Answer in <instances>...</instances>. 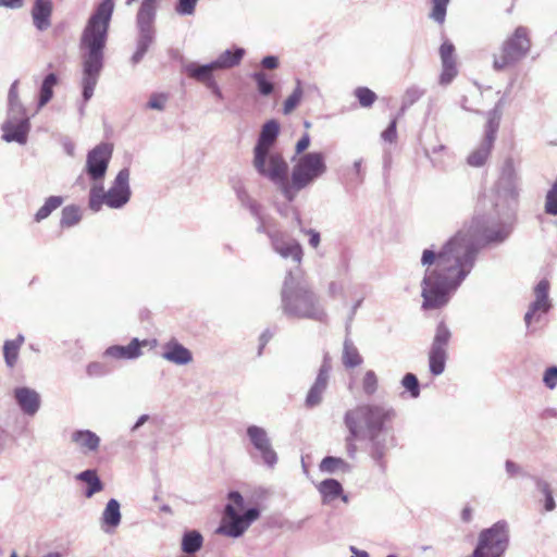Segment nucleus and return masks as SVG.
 I'll use <instances>...</instances> for the list:
<instances>
[{"label":"nucleus","mask_w":557,"mask_h":557,"mask_svg":"<svg viewBox=\"0 0 557 557\" xmlns=\"http://www.w3.org/2000/svg\"><path fill=\"white\" fill-rule=\"evenodd\" d=\"M510 230L509 225H500L495 215H475L441 249H435L434 245L423 249L420 259L424 270L422 308L438 309L447 305L472 271L480 246L505 240Z\"/></svg>","instance_id":"nucleus-1"},{"label":"nucleus","mask_w":557,"mask_h":557,"mask_svg":"<svg viewBox=\"0 0 557 557\" xmlns=\"http://www.w3.org/2000/svg\"><path fill=\"white\" fill-rule=\"evenodd\" d=\"M113 9V0H103L88 18L79 38L81 86L85 102L94 96L104 66V50Z\"/></svg>","instance_id":"nucleus-2"},{"label":"nucleus","mask_w":557,"mask_h":557,"mask_svg":"<svg viewBox=\"0 0 557 557\" xmlns=\"http://www.w3.org/2000/svg\"><path fill=\"white\" fill-rule=\"evenodd\" d=\"M282 310L289 318L326 322L327 313L299 271L288 272L282 289Z\"/></svg>","instance_id":"nucleus-3"},{"label":"nucleus","mask_w":557,"mask_h":557,"mask_svg":"<svg viewBox=\"0 0 557 557\" xmlns=\"http://www.w3.org/2000/svg\"><path fill=\"white\" fill-rule=\"evenodd\" d=\"M234 189L240 203L248 208L258 221L257 232L268 234L274 251L282 258H292L293 261L299 264L302 258V249L299 243L289 238L285 233L272 228L270 220L262 213L261 206L249 196L242 184H237Z\"/></svg>","instance_id":"nucleus-4"},{"label":"nucleus","mask_w":557,"mask_h":557,"mask_svg":"<svg viewBox=\"0 0 557 557\" xmlns=\"http://www.w3.org/2000/svg\"><path fill=\"white\" fill-rule=\"evenodd\" d=\"M392 408L380 405H360L345 413L344 422L352 437H368L375 441L384 423L392 420Z\"/></svg>","instance_id":"nucleus-5"},{"label":"nucleus","mask_w":557,"mask_h":557,"mask_svg":"<svg viewBox=\"0 0 557 557\" xmlns=\"http://www.w3.org/2000/svg\"><path fill=\"white\" fill-rule=\"evenodd\" d=\"M327 171L325 156L321 152H307L293 160L290 180L284 187V197L292 201L296 195L313 185Z\"/></svg>","instance_id":"nucleus-6"},{"label":"nucleus","mask_w":557,"mask_h":557,"mask_svg":"<svg viewBox=\"0 0 557 557\" xmlns=\"http://www.w3.org/2000/svg\"><path fill=\"white\" fill-rule=\"evenodd\" d=\"M253 166L284 195L288 164L274 146V141H258L253 149Z\"/></svg>","instance_id":"nucleus-7"},{"label":"nucleus","mask_w":557,"mask_h":557,"mask_svg":"<svg viewBox=\"0 0 557 557\" xmlns=\"http://www.w3.org/2000/svg\"><path fill=\"white\" fill-rule=\"evenodd\" d=\"M228 504L225 506L224 513L219 528L218 534L227 537H240L249 527L259 519L260 510L256 507L247 509L244 513L239 510L244 508V497L238 492H230L227 495Z\"/></svg>","instance_id":"nucleus-8"},{"label":"nucleus","mask_w":557,"mask_h":557,"mask_svg":"<svg viewBox=\"0 0 557 557\" xmlns=\"http://www.w3.org/2000/svg\"><path fill=\"white\" fill-rule=\"evenodd\" d=\"M129 170L122 169L110 188L104 191L102 182L94 183L89 190V208L94 212H98L102 205L111 209L123 208L131 199Z\"/></svg>","instance_id":"nucleus-9"},{"label":"nucleus","mask_w":557,"mask_h":557,"mask_svg":"<svg viewBox=\"0 0 557 557\" xmlns=\"http://www.w3.org/2000/svg\"><path fill=\"white\" fill-rule=\"evenodd\" d=\"M530 47L528 29L523 26L517 27L513 34L503 42L499 52L493 55V69L503 71L515 65L527 57Z\"/></svg>","instance_id":"nucleus-10"},{"label":"nucleus","mask_w":557,"mask_h":557,"mask_svg":"<svg viewBox=\"0 0 557 557\" xmlns=\"http://www.w3.org/2000/svg\"><path fill=\"white\" fill-rule=\"evenodd\" d=\"M17 87L18 81L16 79L9 89V112L8 119L2 126L3 134L1 139H26L30 128L28 117L20 100Z\"/></svg>","instance_id":"nucleus-11"},{"label":"nucleus","mask_w":557,"mask_h":557,"mask_svg":"<svg viewBox=\"0 0 557 557\" xmlns=\"http://www.w3.org/2000/svg\"><path fill=\"white\" fill-rule=\"evenodd\" d=\"M509 534L506 521H497L479 535V543L470 557H499L508 547Z\"/></svg>","instance_id":"nucleus-12"},{"label":"nucleus","mask_w":557,"mask_h":557,"mask_svg":"<svg viewBox=\"0 0 557 557\" xmlns=\"http://www.w3.org/2000/svg\"><path fill=\"white\" fill-rule=\"evenodd\" d=\"M495 202V214L508 216L517 207L519 198V184L517 177L512 173L503 175L498 183Z\"/></svg>","instance_id":"nucleus-13"},{"label":"nucleus","mask_w":557,"mask_h":557,"mask_svg":"<svg viewBox=\"0 0 557 557\" xmlns=\"http://www.w3.org/2000/svg\"><path fill=\"white\" fill-rule=\"evenodd\" d=\"M112 151L113 146L111 144L101 143L88 152L85 171L94 183L102 182Z\"/></svg>","instance_id":"nucleus-14"},{"label":"nucleus","mask_w":557,"mask_h":557,"mask_svg":"<svg viewBox=\"0 0 557 557\" xmlns=\"http://www.w3.org/2000/svg\"><path fill=\"white\" fill-rule=\"evenodd\" d=\"M246 433L255 449L260 454L263 463L271 469L274 468L278 458L265 429L249 425Z\"/></svg>","instance_id":"nucleus-15"},{"label":"nucleus","mask_w":557,"mask_h":557,"mask_svg":"<svg viewBox=\"0 0 557 557\" xmlns=\"http://www.w3.org/2000/svg\"><path fill=\"white\" fill-rule=\"evenodd\" d=\"M549 283L547 280H541L534 287L535 299L530 305L524 315L525 324L529 326L533 321H537L542 314H545L550 308L548 297Z\"/></svg>","instance_id":"nucleus-16"},{"label":"nucleus","mask_w":557,"mask_h":557,"mask_svg":"<svg viewBox=\"0 0 557 557\" xmlns=\"http://www.w3.org/2000/svg\"><path fill=\"white\" fill-rule=\"evenodd\" d=\"M331 369H332L331 360L327 356H325L323 359V362L320 367L317 379L307 394V397H306V406L307 407L313 408L321 404V401L323 399V394L327 388Z\"/></svg>","instance_id":"nucleus-17"},{"label":"nucleus","mask_w":557,"mask_h":557,"mask_svg":"<svg viewBox=\"0 0 557 557\" xmlns=\"http://www.w3.org/2000/svg\"><path fill=\"white\" fill-rule=\"evenodd\" d=\"M455 47L449 41H444L440 48L442 61V72L440 75V84L442 86L449 85L458 74L456 59L454 55Z\"/></svg>","instance_id":"nucleus-18"},{"label":"nucleus","mask_w":557,"mask_h":557,"mask_svg":"<svg viewBox=\"0 0 557 557\" xmlns=\"http://www.w3.org/2000/svg\"><path fill=\"white\" fill-rule=\"evenodd\" d=\"M161 357L176 366H186L193 361L191 351L176 338H171L162 345Z\"/></svg>","instance_id":"nucleus-19"},{"label":"nucleus","mask_w":557,"mask_h":557,"mask_svg":"<svg viewBox=\"0 0 557 557\" xmlns=\"http://www.w3.org/2000/svg\"><path fill=\"white\" fill-rule=\"evenodd\" d=\"M71 443L83 455H90L99 449L101 440L90 430H75L71 433Z\"/></svg>","instance_id":"nucleus-20"},{"label":"nucleus","mask_w":557,"mask_h":557,"mask_svg":"<svg viewBox=\"0 0 557 557\" xmlns=\"http://www.w3.org/2000/svg\"><path fill=\"white\" fill-rule=\"evenodd\" d=\"M122 521L121 505L115 498H111L100 517V529L106 534H113Z\"/></svg>","instance_id":"nucleus-21"},{"label":"nucleus","mask_w":557,"mask_h":557,"mask_svg":"<svg viewBox=\"0 0 557 557\" xmlns=\"http://www.w3.org/2000/svg\"><path fill=\"white\" fill-rule=\"evenodd\" d=\"M14 398L25 414L34 416L39 410L40 396L35 389L17 387L14 389Z\"/></svg>","instance_id":"nucleus-22"},{"label":"nucleus","mask_w":557,"mask_h":557,"mask_svg":"<svg viewBox=\"0 0 557 557\" xmlns=\"http://www.w3.org/2000/svg\"><path fill=\"white\" fill-rule=\"evenodd\" d=\"M149 344L148 341H138L137 338H134L128 345L126 346H111L106 349L104 356L114 358V359H136L141 356L140 348L143 346H147Z\"/></svg>","instance_id":"nucleus-23"},{"label":"nucleus","mask_w":557,"mask_h":557,"mask_svg":"<svg viewBox=\"0 0 557 557\" xmlns=\"http://www.w3.org/2000/svg\"><path fill=\"white\" fill-rule=\"evenodd\" d=\"M52 2L51 0H35L32 9V17L38 30H46L51 25Z\"/></svg>","instance_id":"nucleus-24"},{"label":"nucleus","mask_w":557,"mask_h":557,"mask_svg":"<svg viewBox=\"0 0 557 557\" xmlns=\"http://www.w3.org/2000/svg\"><path fill=\"white\" fill-rule=\"evenodd\" d=\"M214 71H216V69L213 66L212 62L203 65L190 63L186 66V72L190 77L207 84L208 87L213 88L215 94L220 96V89L215 82L212 79V73Z\"/></svg>","instance_id":"nucleus-25"},{"label":"nucleus","mask_w":557,"mask_h":557,"mask_svg":"<svg viewBox=\"0 0 557 557\" xmlns=\"http://www.w3.org/2000/svg\"><path fill=\"white\" fill-rule=\"evenodd\" d=\"M139 36L137 39V48L132 57V62L137 64L140 62L154 40V28L152 25H137Z\"/></svg>","instance_id":"nucleus-26"},{"label":"nucleus","mask_w":557,"mask_h":557,"mask_svg":"<svg viewBox=\"0 0 557 557\" xmlns=\"http://www.w3.org/2000/svg\"><path fill=\"white\" fill-rule=\"evenodd\" d=\"M244 54L245 50L243 48L225 50L212 63L216 71L232 69L240 63Z\"/></svg>","instance_id":"nucleus-27"},{"label":"nucleus","mask_w":557,"mask_h":557,"mask_svg":"<svg viewBox=\"0 0 557 557\" xmlns=\"http://www.w3.org/2000/svg\"><path fill=\"white\" fill-rule=\"evenodd\" d=\"M25 342V337L18 334L14 339H8L3 344V357L8 368L12 369L15 367L20 349Z\"/></svg>","instance_id":"nucleus-28"},{"label":"nucleus","mask_w":557,"mask_h":557,"mask_svg":"<svg viewBox=\"0 0 557 557\" xmlns=\"http://www.w3.org/2000/svg\"><path fill=\"white\" fill-rule=\"evenodd\" d=\"M76 480L86 483L87 488L84 492L86 498H91L96 493L103 490V483L99 479L96 470H85L76 475Z\"/></svg>","instance_id":"nucleus-29"},{"label":"nucleus","mask_w":557,"mask_h":557,"mask_svg":"<svg viewBox=\"0 0 557 557\" xmlns=\"http://www.w3.org/2000/svg\"><path fill=\"white\" fill-rule=\"evenodd\" d=\"M59 78L57 74L49 73L45 76L39 87L38 109L44 108L53 97V88L58 85Z\"/></svg>","instance_id":"nucleus-30"},{"label":"nucleus","mask_w":557,"mask_h":557,"mask_svg":"<svg viewBox=\"0 0 557 557\" xmlns=\"http://www.w3.org/2000/svg\"><path fill=\"white\" fill-rule=\"evenodd\" d=\"M318 490L320 494L322 495V499L324 504L331 503L335 500L337 497H339L343 494V487L341 483L337 480L334 479H326L322 481Z\"/></svg>","instance_id":"nucleus-31"},{"label":"nucleus","mask_w":557,"mask_h":557,"mask_svg":"<svg viewBox=\"0 0 557 557\" xmlns=\"http://www.w3.org/2000/svg\"><path fill=\"white\" fill-rule=\"evenodd\" d=\"M493 141H481V144L473 149L467 158V162L471 166H482L488 159L493 150Z\"/></svg>","instance_id":"nucleus-32"},{"label":"nucleus","mask_w":557,"mask_h":557,"mask_svg":"<svg viewBox=\"0 0 557 557\" xmlns=\"http://www.w3.org/2000/svg\"><path fill=\"white\" fill-rule=\"evenodd\" d=\"M203 544V537L198 531H187L182 537V550L186 555H193L198 552Z\"/></svg>","instance_id":"nucleus-33"},{"label":"nucleus","mask_w":557,"mask_h":557,"mask_svg":"<svg viewBox=\"0 0 557 557\" xmlns=\"http://www.w3.org/2000/svg\"><path fill=\"white\" fill-rule=\"evenodd\" d=\"M342 359L346 368H355L362 363V357L360 356L357 347L348 338L344 342Z\"/></svg>","instance_id":"nucleus-34"},{"label":"nucleus","mask_w":557,"mask_h":557,"mask_svg":"<svg viewBox=\"0 0 557 557\" xmlns=\"http://www.w3.org/2000/svg\"><path fill=\"white\" fill-rule=\"evenodd\" d=\"M447 350L431 348L429 352V367L433 375H440L445 370Z\"/></svg>","instance_id":"nucleus-35"},{"label":"nucleus","mask_w":557,"mask_h":557,"mask_svg":"<svg viewBox=\"0 0 557 557\" xmlns=\"http://www.w3.org/2000/svg\"><path fill=\"white\" fill-rule=\"evenodd\" d=\"M351 469L350 465L342 458L337 457H325L320 462V471L325 473H335L337 471L349 472Z\"/></svg>","instance_id":"nucleus-36"},{"label":"nucleus","mask_w":557,"mask_h":557,"mask_svg":"<svg viewBox=\"0 0 557 557\" xmlns=\"http://www.w3.org/2000/svg\"><path fill=\"white\" fill-rule=\"evenodd\" d=\"M63 203V198L60 196H50L44 203L42 207L38 209L35 214V220L40 222L48 218L52 211L58 209Z\"/></svg>","instance_id":"nucleus-37"},{"label":"nucleus","mask_w":557,"mask_h":557,"mask_svg":"<svg viewBox=\"0 0 557 557\" xmlns=\"http://www.w3.org/2000/svg\"><path fill=\"white\" fill-rule=\"evenodd\" d=\"M500 116L502 112L498 107L488 112L484 139L492 140L495 138L499 127Z\"/></svg>","instance_id":"nucleus-38"},{"label":"nucleus","mask_w":557,"mask_h":557,"mask_svg":"<svg viewBox=\"0 0 557 557\" xmlns=\"http://www.w3.org/2000/svg\"><path fill=\"white\" fill-rule=\"evenodd\" d=\"M544 211L548 215L557 216V177L550 188L546 191Z\"/></svg>","instance_id":"nucleus-39"},{"label":"nucleus","mask_w":557,"mask_h":557,"mask_svg":"<svg viewBox=\"0 0 557 557\" xmlns=\"http://www.w3.org/2000/svg\"><path fill=\"white\" fill-rule=\"evenodd\" d=\"M449 339H450V331L442 322L437 325L436 333H435L431 348L447 350Z\"/></svg>","instance_id":"nucleus-40"},{"label":"nucleus","mask_w":557,"mask_h":557,"mask_svg":"<svg viewBox=\"0 0 557 557\" xmlns=\"http://www.w3.org/2000/svg\"><path fill=\"white\" fill-rule=\"evenodd\" d=\"M156 4L141 2L137 14V25H152L156 15Z\"/></svg>","instance_id":"nucleus-41"},{"label":"nucleus","mask_w":557,"mask_h":557,"mask_svg":"<svg viewBox=\"0 0 557 557\" xmlns=\"http://www.w3.org/2000/svg\"><path fill=\"white\" fill-rule=\"evenodd\" d=\"M81 218L79 208L67 206L62 210L61 225L66 227L73 226L79 222Z\"/></svg>","instance_id":"nucleus-42"},{"label":"nucleus","mask_w":557,"mask_h":557,"mask_svg":"<svg viewBox=\"0 0 557 557\" xmlns=\"http://www.w3.org/2000/svg\"><path fill=\"white\" fill-rule=\"evenodd\" d=\"M355 97L363 108H370L376 100L377 96L368 87H358L354 91Z\"/></svg>","instance_id":"nucleus-43"},{"label":"nucleus","mask_w":557,"mask_h":557,"mask_svg":"<svg viewBox=\"0 0 557 557\" xmlns=\"http://www.w3.org/2000/svg\"><path fill=\"white\" fill-rule=\"evenodd\" d=\"M449 0H432L430 17L438 24H443L446 17V10Z\"/></svg>","instance_id":"nucleus-44"},{"label":"nucleus","mask_w":557,"mask_h":557,"mask_svg":"<svg viewBox=\"0 0 557 557\" xmlns=\"http://www.w3.org/2000/svg\"><path fill=\"white\" fill-rule=\"evenodd\" d=\"M432 145L424 147L426 157L434 163L440 164L442 162V153L445 150V146L440 141H430Z\"/></svg>","instance_id":"nucleus-45"},{"label":"nucleus","mask_w":557,"mask_h":557,"mask_svg":"<svg viewBox=\"0 0 557 557\" xmlns=\"http://www.w3.org/2000/svg\"><path fill=\"white\" fill-rule=\"evenodd\" d=\"M377 376L374 371L368 370L362 380V389L367 395H373L377 391Z\"/></svg>","instance_id":"nucleus-46"},{"label":"nucleus","mask_w":557,"mask_h":557,"mask_svg":"<svg viewBox=\"0 0 557 557\" xmlns=\"http://www.w3.org/2000/svg\"><path fill=\"white\" fill-rule=\"evenodd\" d=\"M403 387L410 393L412 398L420 395L419 382L414 374L407 373L401 380Z\"/></svg>","instance_id":"nucleus-47"},{"label":"nucleus","mask_w":557,"mask_h":557,"mask_svg":"<svg viewBox=\"0 0 557 557\" xmlns=\"http://www.w3.org/2000/svg\"><path fill=\"white\" fill-rule=\"evenodd\" d=\"M424 95V90L418 86H410L403 97V106L409 107L417 102Z\"/></svg>","instance_id":"nucleus-48"},{"label":"nucleus","mask_w":557,"mask_h":557,"mask_svg":"<svg viewBox=\"0 0 557 557\" xmlns=\"http://www.w3.org/2000/svg\"><path fill=\"white\" fill-rule=\"evenodd\" d=\"M302 97V89L300 85L295 88L293 94L284 102L283 112L289 114L300 102Z\"/></svg>","instance_id":"nucleus-49"},{"label":"nucleus","mask_w":557,"mask_h":557,"mask_svg":"<svg viewBox=\"0 0 557 557\" xmlns=\"http://www.w3.org/2000/svg\"><path fill=\"white\" fill-rule=\"evenodd\" d=\"M252 78L256 81L261 95L269 96L273 91V84L267 79L263 72L253 73Z\"/></svg>","instance_id":"nucleus-50"},{"label":"nucleus","mask_w":557,"mask_h":557,"mask_svg":"<svg viewBox=\"0 0 557 557\" xmlns=\"http://www.w3.org/2000/svg\"><path fill=\"white\" fill-rule=\"evenodd\" d=\"M278 133V123L274 120H270L263 125L259 139H276Z\"/></svg>","instance_id":"nucleus-51"},{"label":"nucleus","mask_w":557,"mask_h":557,"mask_svg":"<svg viewBox=\"0 0 557 557\" xmlns=\"http://www.w3.org/2000/svg\"><path fill=\"white\" fill-rule=\"evenodd\" d=\"M198 1L199 0H177L175 11L182 16L193 15Z\"/></svg>","instance_id":"nucleus-52"},{"label":"nucleus","mask_w":557,"mask_h":557,"mask_svg":"<svg viewBox=\"0 0 557 557\" xmlns=\"http://www.w3.org/2000/svg\"><path fill=\"white\" fill-rule=\"evenodd\" d=\"M362 160H356L354 162V165L348 170L347 177L352 183H360L363 177L362 173Z\"/></svg>","instance_id":"nucleus-53"},{"label":"nucleus","mask_w":557,"mask_h":557,"mask_svg":"<svg viewBox=\"0 0 557 557\" xmlns=\"http://www.w3.org/2000/svg\"><path fill=\"white\" fill-rule=\"evenodd\" d=\"M168 101V96L164 94L152 95L148 101V108L153 110H163Z\"/></svg>","instance_id":"nucleus-54"},{"label":"nucleus","mask_w":557,"mask_h":557,"mask_svg":"<svg viewBox=\"0 0 557 557\" xmlns=\"http://www.w3.org/2000/svg\"><path fill=\"white\" fill-rule=\"evenodd\" d=\"M544 384L553 389L557 386V367L548 368L543 376Z\"/></svg>","instance_id":"nucleus-55"},{"label":"nucleus","mask_w":557,"mask_h":557,"mask_svg":"<svg viewBox=\"0 0 557 557\" xmlns=\"http://www.w3.org/2000/svg\"><path fill=\"white\" fill-rule=\"evenodd\" d=\"M373 442V446H372V449H371V458L375 461V463L380 467L381 470H384V462H383V457H384V449L382 447H380L375 441H372Z\"/></svg>","instance_id":"nucleus-56"},{"label":"nucleus","mask_w":557,"mask_h":557,"mask_svg":"<svg viewBox=\"0 0 557 557\" xmlns=\"http://www.w3.org/2000/svg\"><path fill=\"white\" fill-rule=\"evenodd\" d=\"M396 137V121L393 120L382 132L381 139H394Z\"/></svg>","instance_id":"nucleus-57"},{"label":"nucleus","mask_w":557,"mask_h":557,"mask_svg":"<svg viewBox=\"0 0 557 557\" xmlns=\"http://www.w3.org/2000/svg\"><path fill=\"white\" fill-rule=\"evenodd\" d=\"M309 236V244L312 248H317L320 244V234L314 230H301Z\"/></svg>","instance_id":"nucleus-58"},{"label":"nucleus","mask_w":557,"mask_h":557,"mask_svg":"<svg viewBox=\"0 0 557 557\" xmlns=\"http://www.w3.org/2000/svg\"><path fill=\"white\" fill-rule=\"evenodd\" d=\"M356 438L357 437H352L351 434L349 433V436L346 440V449H347V454L350 458H355L356 453H357V446L355 444Z\"/></svg>","instance_id":"nucleus-59"},{"label":"nucleus","mask_w":557,"mask_h":557,"mask_svg":"<svg viewBox=\"0 0 557 557\" xmlns=\"http://www.w3.org/2000/svg\"><path fill=\"white\" fill-rule=\"evenodd\" d=\"M261 64L265 67V69H270V70H273L275 67H277L278 65V60L276 57L274 55H268L265 58L262 59V62Z\"/></svg>","instance_id":"nucleus-60"},{"label":"nucleus","mask_w":557,"mask_h":557,"mask_svg":"<svg viewBox=\"0 0 557 557\" xmlns=\"http://www.w3.org/2000/svg\"><path fill=\"white\" fill-rule=\"evenodd\" d=\"M0 7L20 9L23 7V0H0Z\"/></svg>","instance_id":"nucleus-61"},{"label":"nucleus","mask_w":557,"mask_h":557,"mask_svg":"<svg viewBox=\"0 0 557 557\" xmlns=\"http://www.w3.org/2000/svg\"><path fill=\"white\" fill-rule=\"evenodd\" d=\"M273 333L269 330H265L260 336V350L267 345V343L272 338Z\"/></svg>","instance_id":"nucleus-62"},{"label":"nucleus","mask_w":557,"mask_h":557,"mask_svg":"<svg viewBox=\"0 0 557 557\" xmlns=\"http://www.w3.org/2000/svg\"><path fill=\"white\" fill-rule=\"evenodd\" d=\"M505 467H506V471L509 475H515L519 472V467L510 460L506 461Z\"/></svg>","instance_id":"nucleus-63"},{"label":"nucleus","mask_w":557,"mask_h":557,"mask_svg":"<svg viewBox=\"0 0 557 557\" xmlns=\"http://www.w3.org/2000/svg\"><path fill=\"white\" fill-rule=\"evenodd\" d=\"M101 364L100 363H90L88 367H87V372L89 375H97V374H100L101 373Z\"/></svg>","instance_id":"nucleus-64"}]
</instances>
